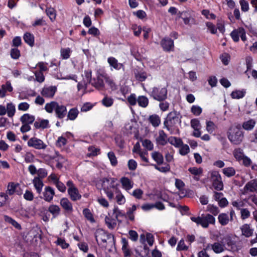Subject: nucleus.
<instances>
[{"label": "nucleus", "mask_w": 257, "mask_h": 257, "mask_svg": "<svg viewBox=\"0 0 257 257\" xmlns=\"http://www.w3.org/2000/svg\"><path fill=\"white\" fill-rule=\"evenodd\" d=\"M168 117L170 126L172 127L177 126L178 123L180 125L181 123L182 116L180 114V112L177 111L175 109L168 113Z\"/></svg>", "instance_id": "39448f33"}, {"label": "nucleus", "mask_w": 257, "mask_h": 257, "mask_svg": "<svg viewBox=\"0 0 257 257\" xmlns=\"http://www.w3.org/2000/svg\"><path fill=\"white\" fill-rule=\"evenodd\" d=\"M160 45L165 52L174 51V41L169 37H165L160 42Z\"/></svg>", "instance_id": "1a4fd4ad"}, {"label": "nucleus", "mask_w": 257, "mask_h": 257, "mask_svg": "<svg viewBox=\"0 0 257 257\" xmlns=\"http://www.w3.org/2000/svg\"><path fill=\"white\" fill-rule=\"evenodd\" d=\"M28 146L38 150L45 149L47 147L42 140L36 137H33L28 141Z\"/></svg>", "instance_id": "9d476101"}, {"label": "nucleus", "mask_w": 257, "mask_h": 257, "mask_svg": "<svg viewBox=\"0 0 257 257\" xmlns=\"http://www.w3.org/2000/svg\"><path fill=\"white\" fill-rule=\"evenodd\" d=\"M23 39L26 43L31 47L34 46L35 37L33 34L30 32H26L23 36Z\"/></svg>", "instance_id": "412c9836"}, {"label": "nucleus", "mask_w": 257, "mask_h": 257, "mask_svg": "<svg viewBox=\"0 0 257 257\" xmlns=\"http://www.w3.org/2000/svg\"><path fill=\"white\" fill-rule=\"evenodd\" d=\"M19 183H15L14 182H10L8 186V189L6 194L10 195L14 194L16 191L17 187H19Z\"/></svg>", "instance_id": "72a5a7b5"}, {"label": "nucleus", "mask_w": 257, "mask_h": 257, "mask_svg": "<svg viewBox=\"0 0 257 257\" xmlns=\"http://www.w3.org/2000/svg\"><path fill=\"white\" fill-rule=\"evenodd\" d=\"M107 156L110 160L111 165L112 166H116L117 165V160L114 152L112 151L108 152Z\"/></svg>", "instance_id": "c03bdc74"}, {"label": "nucleus", "mask_w": 257, "mask_h": 257, "mask_svg": "<svg viewBox=\"0 0 257 257\" xmlns=\"http://www.w3.org/2000/svg\"><path fill=\"white\" fill-rule=\"evenodd\" d=\"M190 219L197 225H201L203 228H207L209 224H214L215 223V217L210 214H207L205 217L192 216Z\"/></svg>", "instance_id": "7ed1b4c3"}, {"label": "nucleus", "mask_w": 257, "mask_h": 257, "mask_svg": "<svg viewBox=\"0 0 257 257\" xmlns=\"http://www.w3.org/2000/svg\"><path fill=\"white\" fill-rule=\"evenodd\" d=\"M56 117L59 119H63L67 114V108L64 105H59L58 103L55 110Z\"/></svg>", "instance_id": "4468645a"}, {"label": "nucleus", "mask_w": 257, "mask_h": 257, "mask_svg": "<svg viewBox=\"0 0 257 257\" xmlns=\"http://www.w3.org/2000/svg\"><path fill=\"white\" fill-rule=\"evenodd\" d=\"M241 155L243 156V153L240 148L235 149L234 150L233 156L236 160L238 161L242 160V156H241Z\"/></svg>", "instance_id": "0e129e2a"}, {"label": "nucleus", "mask_w": 257, "mask_h": 257, "mask_svg": "<svg viewBox=\"0 0 257 257\" xmlns=\"http://www.w3.org/2000/svg\"><path fill=\"white\" fill-rule=\"evenodd\" d=\"M46 13L51 21H53L54 20H55L56 14L55 13V10L53 8H47L46 10Z\"/></svg>", "instance_id": "49530a36"}, {"label": "nucleus", "mask_w": 257, "mask_h": 257, "mask_svg": "<svg viewBox=\"0 0 257 257\" xmlns=\"http://www.w3.org/2000/svg\"><path fill=\"white\" fill-rule=\"evenodd\" d=\"M56 91L57 87L55 86H51L48 87H44L41 93L42 95L45 97L53 98Z\"/></svg>", "instance_id": "f8f14e48"}, {"label": "nucleus", "mask_w": 257, "mask_h": 257, "mask_svg": "<svg viewBox=\"0 0 257 257\" xmlns=\"http://www.w3.org/2000/svg\"><path fill=\"white\" fill-rule=\"evenodd\" d=\"M152 158L157 162V165L164 164V157L159 152H155L152 154Z\"/></svg>", "instance_id": "c756f323"}, {"label": "nucleus", "mask_w": 257, "mask_h": 257, "mask_svg": "<svg viewBox=\"0 0 257 257\" xmlns=\"http://www.w3.org/2000/svg\"><path fill=\"white\" fill-rule=\"evenodd\" d=\"M222 172L227 177H232L235 174V170L234 168L232 167L223 169Z\"/></svg>", "instance_id": "ea45409f"}, {"label": "nucleus", "mask_w": 257, "mask_h": 257, "mask_svg": "<svg viewBox=\"0 0 257 257\" xmlns=\"http://www.w3.org/2000/svg\"><path fill=\"white\" fill-rule=\"evenodd\" d=\"M10 54L14 59H18L21 56L20 51L17 48L11 49Z\"/></svg>", "instance_id": "09e8293b"}, {"label": "nucleus", "mask_w": 257, "mask_h": 257, "mask_svg": "<svg viewBox=\"0 0 257 257\" xmlns=\"http://www.w3.org/2000/svg\"><path fill=\"white\" fill-rule=\"evenodd\" d=\"M101 236L100 239L101 240L102 242L100 243V244H99L98 241H97V245L106 249L107 240H108L109 242L112 243L113 244L115 245V239L114 235L104 231L103 234H101Z\"/></svg>", "instance_id": "6e6552de"}, {"label": "nucleus", "mask_w": 257, "mask_h": 257, "mask_svg": "<svg viewBox=\"0 0 257 257\" xmlns=\"http://www.w3.org/2000/svg\"><path fill=\"white\" fill-rule=\"evenodd\" d=\"M134 251L136 253L135 257H151L150 254V249L146 242L135 248Z\"/></svg>", "instance_id": "0eeeda50"}, {"label": "nucleus", "mask_w": 257, "mask_h": 257, "mask_svg": "<svg viewBox=\"0 0 257 257\" xmlns=\"http://www.w3.org/2000/svg\"><path fill=\"white\" fill-rule=\"evenodd\" d=\"M188 171L190 173L195 176H199L202 174L203 169L202 168H197L196 167H190L188 169Z\"/></svg>", "instance_id": "de8ad7c7"}, {"label": "nucleus", "mask_w": 257, "mask_h": 257, "mask_svg": "<svg viewBox=\"0 0 257 257\" xmlns=\"http://www.w3.org/2000/svg\"><path fill=\"white\" fill-rule=\"evenodd\" d=\"M113 99L110 97H108L106 94L101 101L102 105L105 107H108L112 105L113 104Z\"/></svg>", "instance_id": "58836bf2"}, {"label": "nucleus", "mask_w": 257, "mask_h": 257, "mask_svg": "<svg viewBox=\"0 0 257 257\" xmlns=\"http://www.w3.org/2000/svg\"><path fill=\"white\" fill-rule=\"evenodd\" d=\"M244 187L246 190L251 192H257V179H254L253 182L251 181L247 182Z\"/></svg>", "instance_id": "c85d7f7f"}, {"label": "nucleus", "mask_w": 257, "mask_h": 257, "mask_svg": "<svg viewBox=\"0 0 257 257\" xmlns=\"http://www.w3.org/2000/svg\"><path fill=\"white\" fill-rule=\"evenodd\" d=\"M113 214H115V218L117 219L119 222H121V221L118 219V217H125L126 218V214L124 213H122L121 210H119L117 206H115L113 210Z\"/></svg>", "instance_id": "37998d69"}, {"label": "nucleus", "mask_w": 257, "mask_h": 257, "mask_svg": "<svg viewBox=\"0 0 257 257\" xmlns=\"http://www.w3.org/2000/svg\"><path fill=\"white\" fill-rule=\"evenodd\" d=\"M210 176L204 179V181H207L209 180L212 182V186L217 191L223 190V183L222 178L218 171L212 170L208 172Z\"/></svg>", "instance_id": "f257e3e1"}, {"label": "nucleus", "mask_w": 257, "mask_h": 257, "mask_svg": "<svg viewBox=\"0 0 257 257\" xmlns=\"http://www.w3.org/2000/svg\"><path fill=\"white\" fill-rule=\"evenodd\" d=\"M168 90L166 87L162 88L160 90L157 87H154L150 93V96L155 100L163 102L167 98Z\"/></svg>", "instance_id": "20e7f679"}, {"label": "nucleus", "mask_w": 257, "mask_h": 257, "mask_svg": "<svg viewBox=\"0 0 257 257\" xmlns=\"http://www.w3.org/2000/svg\"><path fill=\"white\" fill-rule=\"evenodd\" d=\"M70 53L71 50L69 48L66 49H61V55L64 59H68L70 57Z\"/></svg>", "instance_id": "680f3d73"}, {"label": "nucleus", "mask_w": 257, "mask_h": 257, "mask_svg": "<svg viewBox=\"0 0 257 257\" xmlns=\"http://www.w3.org/2000/svg\"><path fill=\"white\" fill-rule=\"evenodd\" d=\"M58 102L56 101H51L50 103H47L45 107V109L48 113H52L55 110Z\"/></svg>", "instance_id": "a19ab883"}, {"label": "nucleus", "mask_w": 257, "mask_h": 257, "mask_svg": "<svg viewBox=\"0 0 257 257\" xmlns=\"http://www.w3.org/2000/svg\"><path fill=\"white\" fill-rule=\"evenodd\" d=\"M67 141L66 139L63 136L59 137L56 142V146L58 148H61L62 146L66 145Z\"/></svg>", "instance_id": "603ef678"}, {"label": "nucleus", "mask_w": 257, "mask_h": 257, "mask_svg": "<svg viewBox=\"0 0 257 257\" xmlns=\"http://www.w3.org/2000/svg\"><path fill=\"white\" fill-rule=\"evenodd\" d=\"M120 182L122 187L126 190H128L133 187L131 181L126 177H123L120 179Z\"/></svg>", "instance_id": "7c9ffc66"}, {"label": "nucleus", "mask_w": 257, "mask_h": 257, "mask_svg": "<svg viewBox=\"0 0 257 257\" xmlns=\"http://www.w3.org/2000/svg\"><path fill=\"white\" fill-rule=\"evenodd\" d=\"M220 58L224 65H227L230 60V56L229 54L224 53L220 56Z\"/></svg>", "instance_id": "864d4df0"}, {"label": "nucleus", "mask_w": 257, "mask_h": 257, "mask_svg": "<svg viewBox=\"0 0 257 257\" xmlns=\"http://www.w3.org/2000/svg\"><path fill=\"white\" fill-rule=\"evenodd\" d=\"M83 214L85 217L91 222L93 223L95 222L92 214L88 208L84 209L83 210Z\"/></svg>", "instance_id": "79ce46f5"}, {"label": "nucleus", "mask_w": 257, "mask_h": 257, "mask_svg": "<svg viewBox=\"0 0 257 257\" xmlns=\"http://www.w3.org/2000/svg\"><path fill=\"white\" fill-rule=\"evenodd\" d=\"M39 119L40 120V123L38 121H35L34 123V125L36 128L39 129L42 128V129H45L50 127L49 122L48 119H41L40 118Z\"/></svg>", "instance_id": "393cba45"}, {"label": "nucleus", "mask_w": 257, "mask_h": 257, "mask_svg": "<svg viewBox=\"0 0 257 257\" xmlns=\"http://www.w3.org/2000/svg\"><path fill=\"white\" fill-rule=\"evenodd\" d=\"M60 205L65 210V212L68 213H71L73 212V206L72 203L69 201L68 198H63L60 200Z\"/></svg>", "instance_id": "2eb2a0df"}, {"label": "nucleus", "mask_w": 257, "mask_h": 257, "mask_svg": "<svg viewBox=\"0 0 257 257\" xmlns=\"http://www.w3.org/2000/svg\"><path fill=\"white\" fill-rule=\"evenodd\" d=\"M4 220L8 223L11 224L13 226H14L16 229L18 230H21L22 229L21 225L19 224L17 221H16L15 219L12 218L11 217L5 215L4 216Z\"/></svg>", "instance_id": "bb28decb"}, {"label": "nucleus", "mask_w": 257, "mask_h": 257, "mask_svg": "<svg viewBox=\"0 0 257 257\" xmlns=\"http://www.w3.org/2000/svg\"><path fill=\"white\" fill-rule=\"evenodd\" d=\"M133 72L136 79L140 82L146 80L147 78V73L144 69L140 67L137 66L133 70Z\"/></svg>", "instance_id": "9b49d317"}, {"label": "nucleus", "mask_w": 257, "mask_h": 257, "mask_svg": "<svg viewBox=\"0 0 257 257\" xmlns=\"http://www.w3.org/2000/svg\"><path fill=\"white\" fill-rule=\"evenodd\" d=\"M218 219L219 223L222 226L226 225L228 224L229 220L228 216L225 213H220L218 215Z\"/></svg>", "instance_id": "2f4dec72"}, {"label": "nucleus", "mask_w": 257, "mask_h": 257, "mask_svg": "<svg viewBox=\"0 0 257 257\" xmlns=\"http://www.w3.org/2000/svg\"><path fill=\"white\" fill-rule=\"evenodd\" d=\"M217 29H218L220 33L222 34H224L225 32V26L224 24V21L221 19H218L217 23Z\"/></svg>", "instance_id": "052dcab7"}, {"label": "nucleus", "mask_w": 257, "mask_h": 257, "mask_svg": "<svg viewBox=\"0 0 257 257\" xmlns=\"http://www.w3.org/2000/svg\"><path fill=\"white\" fill-rule=\"evenodd\" d=\"M13 90V88L10 81H7L5 84L2 85L1 89H0V91L2 92V98L6 96L7 92H11Z\"/></svg>", "instance_id": "aec40b11"}, {"label": "nucleus", "mask_w": 257, "mask_h": 257, "mask_svg": "<svg viewBox=\"0 0 257 257\" xmlns=\"http://www.w3.org/2000/svg\"><path fill=\"white\" fill-rule=\"evenodd\" d=\"M221 241H224V243H226L228 246H231V249H228V250L234 251L237 250V249H234L235 247H236V242L232 240V237L230 234H227L223 238H221Z\"/></svg>", "instance_id": "f3484780"}, {"label": "nucleus", "mask_w": 257, "mask_h": 257, "mask_svg": "<svg viewBox=\"0 0 257 257\" xmlns=\"http://www.w3.org/2000/svg\"><path fill=\"white\" fill-rule=\"evenodd\" d=\"M35 120V116L29 113L23 114L20 118V121L22 123L32 124Z\"/></svg>", "instance_id": "4be33fe9"}, {"label": "nucleus", "mask_w": 257, "mask_h": 257, "mask_svg": "<svg viewBox=\"0 0 257 257\" xmlns=\"http://www.w3.org/2000/svg\"><path fill=\"white\" fill-rule=\"evenodd\" d=\"M230 36L234 42H237L239 40V33L238 28L233 30L230 33Z\"/></svg>", "instance_id": "13d9d810"}, {"label": "nucleus", "mask_w": 257, "mask_h": 257, "mask_svg": "<svg viewBox=\"0 0 257 257\" xmlns=\"http://www.w3.org/2000/svg\"><path fill=\"white\" fill-rule=\"evenodd\" d=\"M138 103L140 106L146 107L149 104V99L146 96L141 95L138 97Z\"/></svg>", "instance_id": "473e14b6"}, {"label": "nucleus", "mask_w": 257, "mask_h": 257, "mask_svg": "<svg viewBox=\"0 0 257 257\" xmlns=\"http://www.w3.org/2000/svg\"><path fill=\"white\" fill-rule=\"evenodd\" d=\"M207 211H209L214 216L217 215L219 212L218 208L213 204H209L208 205Z\"/></svg>", "instance_id": "8fccbe9b"}, {"label": "nucleus", "mask_w": 257, "mask_h": 257, "mask_svg": "<svg viewBox=\"0 0 257 257\" xmlns=\"http://www.w3.org/2000/svg\"><path fill=\"white\" fill-rule=\"evenodd\" d=\"M245 94V91L244 90H235L231 92L230 95L233 99H240L243 98Z\"/></svg>", "instance_id": "4c0bfd02"}, {"label": "nucleus", "mask_w": 257, "mask_h": 257, "mask_svg": "<svg viewBox=\"0 0 257 257\" xmlns=\"http://www.w3.org/2000/svg\"><path fill=\"white\" fill-rule=\"evenodd\" d=\"M133 133L134 134V138L136 140H139L140 142H142V145L143 147L146 148V149L149 151H152L153 150V144L150 140L145 139L143 140L141 137H139V130L138 127L134 128V131L133 132Z\"/></svg>", "instance_id": "423d86ee"}, {"label": "nucleus", "mask_w": 257, "mask_h": 257, "mask_svg": "<svg viewBox=\"0 0 257 257\" xmlns=\"http://www.w3.org/2000/svg\"><path fill=\"white\" fill-rule=\"evenodd\" d=\"M148 120L154 127L158 126L161 123L160 118L159 116L156 114L150 115Z\"/></svg>", "instance_id": "a878e982"}, {"label": "nucleus", "mask_w": 257, "mask_h": 257, "mask_svg": "<svg viewBox=\"0 0 257 257\" xmlns=\"http://www.w3.org/2000/svg\"><path fill=\"white\" fill-rule=\"evenodd\" d=\"M78 111L76 108H72L70 109L67 114V120H74L77 117Z\"/></svg>", "instance_id": "c9c22d12"}, {"label": "nucleus", "mask_w": 257, "mask_h": 257, "mask_svg": "<svg viewBox=\"0 0 257 257\" xmlns=\"http://www.w3.org/2000/svg\"><path fill=\"white\" fill-rule=\"evenodd\" d=\"M206 26L212 34H215L217 33V28L213 23L208 22L206 23Z\"/></svg>", "instance_id": "338daca9"}, {"label": "nucleus", "mask_w": 257, "mask_h": 257, "mask_svg": "<svg viewBox=\"0 0 257 257\" xmlns=\"http://www.w3.org/2000/svg\"><path fill=\"white\" fill-rule=\"evenodd\" d=\"M107 62L110 66L116 70H119L123 66L122 64L118 63L117 59L113 57H109L107 59Z\"/></svg>", "instance_id": "5701e85b"}, {"label": "nucleus", "mask_w": 257, "mask_h": 257, "mask_svg": "<svg viewBox=\"0 0 257 257\" xmlns=\"http://www.w3.org/2000/svg\"><path fill=\"white\" fill-rule=\"evenodd\" d=\"M60 210V208L57 205H51L48 208V211L53 215L54 217L59 215Z\"/></svg>", "instance_id": "f704fd0d"}, {"label": "nucleus", "mask_w": 257, "mask_h": 257, "mask_svg": "<svg viewBox=\"0 0 257 257\" xmlns=\"http://www.w3.org/2000/svg\"><path fill=\"white\" fill-rule=\"evenodd\" d=\"M55 195V191L53 188L50 186H46L43 192L44 199L48 202H51Z\"/></svg>", "instance_id": "dca6fc26"}, {"label": "nucleus", "mask_w": 257, "mask_h": 257, "mask_svg": "<svg viewBox=\"0 0 257 257\" xmlns=\"http://www.w3.org/2000/svg\"><path fill=\"white\" fill-rule=\"evenodd\" d=\"M68 193L72 201H75L80 200L81 198V195L79 194L78 190L76 187L68 188Z\"/></svg>", "instance_id": "a211bd4d"}, {"label": "nucleus", "mask_w": 257, "mask_h": 257, "mask_svg": "<svg viewBox=\"0 0 257 257\" xmlns=\"http://www.w3.org/2000/svg\"><path fill=\"white\" fill-rule=\"evenodd\" d=\"M242 233L246 237H249L252 235L253 229H251L249 227V225L248 224H243L240 228Z\"/></svg>", "instance_id": "b1692460"}, {"label": "nucleus", "mask_w": 257, "mask_h": 257, "mask_svg": "<svg viewBox=\"0 0 257 257\" xmlns=\"http://www.w3.org/2000/svg\"><path fill=\"white\" fill-rule=\"evenodd\" d=\"M188 249V246H186L184 243V240L183 238H182L179 242H178V245L177 246V250L181 251V250H187Z\"/></svg>", "instance_id": "e2e57ef3"}, {"label": "nucleus", "mask_w": 257, "mask_h": 257, "mask_svg": "<svg viewBox=\"0 0 257 257\" xmlns=\"http://www.w3.org/2000/svg\"><path fill=\"white\" fill-rule=\"evenodd\" d=\"M227 137L233 145L240 144L244 138V132L241 130H234L233 127H229L226 133Z\"/></svg>", "instance_id": "f03ea898"}, {"label": "nucleus", "mask_w": 257, "mask_h": 257, "mask_svg": "<svg viewBox=\"0 0 257 257\" xmlns=\"http://www.w3.org/2000/svg\"><path fill=\"white\" fill-rule=\"evenodd\" d=\"M239 3L242 12H246L249 10V5L247 1L246 0H240Z\"/></svg>", "instance_id": "69168bd1"}, {"label": "nucleus", "mask_w": 257, "mask_h": 257, "mask_svg": "<svg viewBox=\"0 0 257 257\" xmlns=\"http://www.w3.org/2000/svg\"><path fill=\"white\" fill-rule=\"evenodd\" d=\"M256 123V121L253 119H249L247 121H244L242 124V127L246 131L252 130Z\"/></svg>", "instance_id": "cd10ccee"}, {"label": "nucleus", "mask_w": 257, "mask_h": 257, "mask_svg": "<svg viewBox=\"0 0 257 257\" xmlns=\"http://www.w3.org/2000/svg\"><path fill=\"white\" fill-rule=\"evenodd\" d=\"M179 154L182 156H185L190 152V148L188 145L184 144L180 147Z\"/></svg>", "instance_id": "3c124183"}, {"label": "nucleus", "mask_w": 257, "mask_h": 257, "mask_svg": "<svg viewBox=\"0 0 257 257\" xmlns=\"http://www.w3.org/2000/svg\"><path fill=\"white\" fill-rule=\"evenodd\" d=\"M6 109L9 117H12L15 115L16 108L15 106L12 103H7Z\"/></svg>", "instance_id": "e433bc0d"}, {"label": "nucleus", "mask_w": 257, "mask_h": 257, "mask_svg": "<svg viewBox=\"0 0 257 257\" xmlns=\"http://www.w3.org/2000/svg\"><path fill=\"white\" fill-rule=\"evenodd\" d=\"M129 104L131 106H134L138 102V98L135 93H132L127 98Z\"/></svg>", "instance_id": "6e6d98bb"}, {"label": "nucleus", "mask_w": 257, "mask_h": 257, "mask_svg": "<svg viewBox=\"0 0 257 257\" xmlns=\"http://www.w3.org/2000/svg\"><path fill=\"white\" fill-rule=\"evenodd\" d=\"M212 249L216 253H219L224 250V249H227L225 247V244L224 241H220V243L214 242L213 244H211Z\"/></svg>", "instance_id": "6ab92c4d"}, {"label": "nucleus", "mask_w": 257, "mask_h": 257, "mask_svg": "<svg viewBox=\"0 0 257 257\" xmlns=\"http://www.w3.org/2000/svg\"><path fill=\"white\" fill-rule=\"evenodd\" d=\"M191 112L196 116L199 115L202 112V108L197 105H193L191 108Z\"/></svg>", "instance_id": "4d7b16f0"}, {"label": "nucleus", "mask_w": 257, "mask_h": 257, "mask_svg": "<svg viewBox=\"0 0 257 257\" xmlns=\"http://www.w3.org/2000/svg\"><path fill=\"white\" fill-rule=\"evenodd\" d=\"M182 13V19L185 25H190V22L194 23L195 21V19L193 17V13L194 12L192 10H187L181 12Z\"/></svg>", "instance_id": "ddd939ff"}, {"label": "nucleus", "mask_w": 257, "mask_h": 257, "mask_svg": "<svg viewBox=\"0 0 257 257\" xmlns=\"http://www.w3.org/2000/svg\"><path fill=\"white\" fill-rule=\"evenodd\" d=\"M184 182L179 179H175V186L180 191L184 190V187L185 186Z\"/></svg>", "instance_id": "774afa93"}, {"label": "nucleus", "mask_w": 257, "mask_h": 257, "mask_svg": "<svg viewBox=\"0 0 257 257\" xmlns=\"http://www.w3.org/2000/svg\"><path fill=\"white\" fill-rule=\"evenodd\" d=\"M33 183L35 188H43L44 186L43 181L39 177H35L33 180Z\"/></svg>", "instance_id": "bf43d9fd"}, {"label": "nucleus", "mask_w": 257, "mask_h": 257, "mask_svg": "<svg viewBox=\"0 0 257 257\" xmlns=\"http://www.w3.org/2000/svg\"><path fill=\"white\" fill-rule=\"evenodd\" d=\"M56 243L58 245L60 246L63 249L67 248L69 246V243H67L64 239H62L60 237L57 238Z\"/></svg>", "instance_id": "5fc2aeb1"}, {"label": "nucleus", "mask_w": 257, "mask_h": 257, "mask_svg": "<svg viewBox=\"0 0 257 257\" xmlns=\"http://www.w3.org/2000/svg\"><path fill=\"white\" fill-rule=\"evenodd\" d=\"M177 209L180 211V213L182 215L184 214L190 215L191 214V213L189 212L190 209L187 206H182L180 204H178Z\"/></svg>", "instance_id": "a18cd8bd"}]
</instances>
